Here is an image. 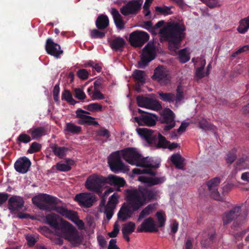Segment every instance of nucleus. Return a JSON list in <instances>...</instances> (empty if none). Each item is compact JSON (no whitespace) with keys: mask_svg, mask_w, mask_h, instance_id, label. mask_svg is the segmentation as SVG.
Returning <instances> with one entry per match:
<instances>
[{"mask_svg":"<svg viewBox=\"0 0 249 249\" xmlns=\"http://www.w3.org/2000/svg\"><path fill=\"white\" fill-rule=\"evenodd\" d=\"M121 158L132 165L144 167H157L152 164L148 158H142L141 155L137 152L134 148H129L120 152L117 151L109 156L108 163L113 172L129 170L128 168L123 163L121 160Z\"/></svg>","mask_w":249,"mask_h":249,"instance_id":"f257e3e1","label":"nucleus"},{"mask_svg":"<svg viewBox=\"0 0 249 249\" xmlns=\"http://www.w3.org/2000/svg\"><path fill=\"white\" fill-rule=\"evenodd\" d=\"M185 30L184 25L177 23H169L160 30L159 34L165 40L169 41V48L175 50L178 48V44L182 39V33Z\"/></svg>","mask_w":249,"mask_h":249,"instance_id":"f03ea898","label":"nucleus"},{"mask_svg":"<svg viewBox=\"0 0 249 249\" xmlns=\"http://www.w3.org/2000/svg\"><path fill=\"white\" fill-rule=\"evenodd\" d=\"M124 194L125 202L123 203L118 213V219L122 221L131 217L134 212L141 208L128 189L124 190Z\"/></svg>","mask_w":249,"mask_h":249,"instance_id":"7ed1b4c3","label":"nucleus"},{"mask_svg":"<svg viewBox=\"0 0 249 249\" xmlns=\"http://www.w3.org/2000/svg\"><path fill=\"white\" fill-rule=\"evenodd\" d=\"M128 190L141 208L150 201L157 199L159 197V191L155 189H128Z\"/></svg>","mask_w":249,"mask_h":249,"instance_id":"20e7f679","label":"nucleus"},{"mask_svg":"<svg viewBox=\"0 0 249 249\" xmlns=\"http://www.w3.org/2000/svg\"><path fill=\"white\" fill-rule=\"evenodd\" d=\"M32 201L39 209L51 211L53 205L58 204L60 201L55 197L43 194L33 197Z\"/></svg>","mask_w":249,"mask_h":249,"instance_id":"39448f33","label":"nucleus"},{"mask_svg":"<svg viewBox=\"0 0 249 249\" xmlns=\"http://www.w3.org/2000/svg\"><path fill=\"white\" fill-rule=\"evenodd\" d=\"M57 236L64 238L73 246H77L82 242V238L78 231L69 222L66 223L65 227L61 229Z\"/></svg>","mask_w":249,"mask_h":249,"instance_id":"423d86ee","label":"nucleus"},{"mask_svg":"<svg viewBox=\"0 0 249 249\" xmlns=\"http://www.w3.org/2000/svg\"><path fill=\"white\" fill-rule=\"evenodd\" d=\"M85 186L88 190L101 195L103 189L107 187L105 185V177L96 174L92 175L87 178Z\"/></svg>","mask_w":249,"mask_h":249,"instance_id":"0eeeda50","label":"nucleus"},{"mask_svg":"<svg viewBox=\"0 0 249 249\" xmlns=\"http://www.w3.org/2000/svg\"><path fill=\"white\" fill-rule=\"evenodd\" d=\"M156 56L155 47L152 43H148L143 48L141 60L138 63L140 68H144L147 64L154 59Z\"/></svg>","mask_w":249,"mask_h":249,"instance_id":"6e6552de","label":"nucleus"},{"mask_svg":"<svg viewBox=\"0 0 249 249\" xmlns=\"http://www.w3.org/2000/svg\"><path fill=\"white\" fill-rule=\"evenodd\" d=\"M156 56L155 47L152 43H148L143 48L141 60L138 63L140 68H144L147 64L154 59Z\"/></svg>","mask_w":249,"mask_h":249,"instance_id":"1a4fd4ad","label":"nucleus"},{"mask_svg":"<svg viewBox=\"0 0 249 249\" xmlns=\"http://www.w3.org/2000/svg\"><path fill=\"white\" fill-rule=\"evenodd\" d=\"M247 213L246 210L243 211L240 206H235L229 211L224 213L223 215V221L224 225H228L231 221L235 220L240 216L245 217Z\"/></svg>","mask_w":249,"mask_h":249,"instance_id":"9d476101","label":"nucleus"},{"mask_svg":"<svg viewBox=\"0 0 249 249\" xmlns=\"http://www.w3.org/2000/svg\"><path fill=\"white\" fill-rule=\"evenodd\" d=\"M140 113H143L140 117H135L134 120L140 125H146L148 126H154L156 124L158 117L154 114L146 112L141 109H138Z\"/></svg>","mask_w":249,"mask_h":249,"instance_id":"9b49d317","label":"nucleus"},{"mask_svg":"<svg viewBox=\"0 0 249 249\" xmlns=\"http://www.w3.org/2000/svg\"><path fill=\"white\" fill-rule=\"evenodd\" d=\"M142 3V0H131L122 6L120 12L124 16L129 14L136 15L141 10Z\"/></svg>","mask_w":249,"mask_h":249,"instance_id":"f8f14e48","label":"nucleus"},{"mask_svg":"<svg viewBox=\"0 0 249 249\" xmlns=\"http://www.w3.org/2000/svg\"><path fill=\"white\" fill-rule=\"evenodd\" d=\"M149 39V36L146 32L136 31L130 34L129 42L134 47L142 46Z\"/></svg>","mask_w":249,"mask_h":249,"instance_id":"ddd939ff","label":"nucleus"},{"mask_svg":"<svg viewBox=\"0 0 249 249\" xmlns=\"http://www.w3.org/2000/svg\"><path fill=\"white\" fill-rule=\"evenodd\" d=\"M46 220L47 223L53 228V232L55 235L58 234V232H60L61 228L65 227L66 223H68L67 221H64L62 224L59 223L61 220L60 216L54 213L47 215Z\"/></svg>","mask_w":249,"mask_h":249,"instance_id":"4468645a","label":"nucleus"},{"mask_svg":"<svg viewBox=\"0 0 249 249\" xmlns=\"http://www.w3.org/2000/svg\"><path fill=\"white\" fill-rule=\"evenodd\" d=\"M75 200L81 206L89 208L96 201V197L95 195L89 193H80L75 196Z\"/></svg>","mask_w":249,"mask_h":249,"instance_id":"2eb2a0df","label":"nucleus"},{"mask_svg":"<svg viewBox=\"0 0 249 249\" xmlns=\"http://www.w3.org/2000/svg\"><path fill=\"white\" fill-rule=\"evenodd\" d=\"M175 115L170 109H164L161 114V122L165 124L164 127L165 131H168L175 126Z\"/></svg>","mask_w":249,"mask_h":249,"instance_id":"dca6fc26","label":"nucleus"},{"mask_svg":"<svg viewBox=\"0 0 249 249\" xmlns=\"http://www.w3.org/2000/svg\"><path fill=\"white\" fill-rule=\"evenodd\" d=\"M136 131L139 135L148 143L155 144L157 142L158 133L146 128H137Z\"/></svg>","mask_w":249,"mask_h":249,"instance_id":"f3484780","label":"nucleus"},{"mask_svg":"<svg viewBox=\"0 0 249 249\" xmlns=\"http://www.w3.org/2000/svg\"><path fill=\"white\" fill-rule=\"evenodd\" d=\"M119 195L117 193H114L108 199L107 204L104 207V213L108 220L112 216L114 211L119 202Z\"/></svg>","mask_w":249,"mask_h":249,"instance_id":"a211bd4d","label":"nucleus"},{"mask_svg":"<svg viewBox=\"0 0 249 249\" xmlns=\"http://www.w3.org/2000/svg\"><path fill=\"white\" fill-rule=\"evenodd\" d=\"M137 101L139 107H145L152 110H158L161 107L159 102L149 98L139 96L137 98Z\"/></svg>","mask_w":249,"mask_h":249,"instance_id":"6ab92c4d","label":"nucleus"},{"mask_svg":"<svg viewBox=\"0 0 249 249\" xmlns=\"http://www.w3.org/2000/svg\"><path fill=\"white\" fill-rule=\"evenodd\" d=\"M220 182V178L218 177L214 178L207 183L208 190L211 196L214 199L220 200L221 197L218 191L217 187Z\"/></svg>","mask_w":249,"mask_h":249,"instance_id":"aec40b11","label":"nucleus"},{"mask_svg":"<svg viewBox=\"0 0 249 249\" xmlns=\"http://www.w3.org/2000/svg\"><path fill=\"white\" fill-rule=\"evenodd\" d=\"M158 226L153 218L148 217L145 219L141 225L138 227V232H157Z\"/></svg>","mask_w":249,"mask_h":249,"instance_id":"412c9836","label":"nucleus"},{"mask_svg":"<svg viewBox=\"0 0 249 249\" xmlns=\"http://www.w3.org/2000/svg\"><path fill=\"white\" fill-rule=\"evenodd\" d=\"M152 77L161 85H166L170 80V76L162 67H158L155 69Z\"/></svg>","mask_w":249,"mask_h":249,"instance_id":"4be33fe9","label":"nucleus"},{"mask_svg":"<svg viewBox=\"0 0 249 249\" xmlns=\"http://www.w3.org/2000/svg\"><path fill=\"white\" fill-rule=\"evenodd\" d=\"M45 49L49 54L56 57L63 53V51L60 49V46L53 42L50 38L48 39L46 41Z\"/></svg>","mask_w":249,"mask_h":249,"instance_id":"5701e85b","label":"nucleus"},{"mask_svg":"<svg viewBox=\"0 0 249 249\" xmlns=\"http://www.w3.org/2000/svg\"><path fill=\"white\" fill-rule=\"evenodd\" d=\"M76 117L79 118V123L80 124H84L88 123L89 124H92L94 125H97L98 123L96 121H94L95 118L88 115L89 114V112L84 111L82 109H78L76 112Z\"/></svg>","mask_w":249,"mask_h":249,"instance_id":"b1692460","label":"nucleus"},{"mask_svg":"<svg viewBox=\"0 0 249 249\" xmlns=\"http://www.w3.org/2000/svg\"><path fill=\"white\" fill-rule=\"evenodd\" d=\"M9 209L13 212L22 210L24 207V201L22 197L13 196L9 200Z\"/></svg>","mask_w":249,"mask_h":249,"instance_id":"393cba45","label":"nucleus"},{"mask_svg":"<svg viewBox=\"0 0 249 249\" xmlns=\"http://www.w3.org/2000/svg\"><path fill=\"white\" fill-rule=\"evenodd\" d=\"M30 166L31 162L26 157L19 159L15 164V168L16 171L21 173H26Z\"/></svg>","mask_w":249,"mask_h":249,"instance_id":"a878e982","label":"nucleus"},{"mask_svg":"<svg viewBox=\"0 0 249 249\" xmlns=\"http://www.w3.org/2000/svg\"><path fill=\"white\" fill-rule=\"evenodd\" d=\"M105 182L112 186L123 187L124 185L125 181L122 178L113 175H109L105 177Z\"/></svg>","mask_w":249,"mask_h":249,"instance_id":"bb28decb","label":"nucleus"},{"mask_svg":"<svg viewBox=\"0 0 249 249\" xmlns=\"http://www.w3.org/2000/svg\"><path fill=\"white\" fill-rule=\"evenodd\" d=\"M57 205H53L51 211H54L62 216L70 219L74 211L68 210L65 207L59 206Z\"/></svg>","mask_w":249,"mask_h":249,"instance_id":"cd10ccee","label":"nucleus"},{"mask_svg":"<svg viewBox=\"0 0 249 249\" xmlns=\"http://www.w3.org/2000/svg\"><path fill=\"white\" fill-rule=\"evenodd\" d=\"M139 180L141 182L147 184L148 186H153L163 182L165 178H149L141 176L139 177Z\"/></svg>","mask_w":249,"mask_h":249,"instance_id":"c85d7f7f","label":"nucleus"},{"mask_svg":"<svg viewBox=\"0 0 249 249\" xmlns=\"http://www.w3.org/2000/svg\"><path fill=\"white\" fill-rule=\"evenodd\" d=\"M155 209V205L151 204L143 209L138 216L137 221L140 222L144 217L150 215Z\"/></svg>","mask_w":249,"mask_h":249,"instance_id":"c756f323","label":"nucleus"},{"mask_svg":"<svg viewBox=\"0 0 249 249\" xmlns=\"http://www.w3.org/2000/svg\"><path fill=\"white\" fill-rule=\"evenodd\" d=\"M46 129L43 127L32 128L29 131L33 139H38L46 134Z\"/></svg>","mask_w":249,"mask_h":249,"instance_id":"7c9ffc66","label":"nucleus"},{"mask_svg":"<svg viewBox=\"0 0 249 249\" xmlns=\"http://www.w3.org/2000/svg\"><path fill=\"white\" fill-rule=\"evenodd\" d=\"M171 160L175 165L176 167L178 169H183V162L184 159L178 154H175L171 157Z\"/></svg>","mask_w":249,"mask_h":249,"instance_id":"2f4dec72","label":"nucleus"},{"mask_svg":"<svg viewBox=\"0 0 249 249\" xmlns=\"http://www.w3.org/2000/svg\"><path fill=\"white\" fill-rule=\"evenodd\" d=\"M74 161L71 159L66 160V163H58L56 164L57 169L61 171H68L71 168V166L74 164Z\"/></svg>","mask_w":249,"mask_h":249,"instance_id":"473e14b6","label":"nucleus"},{"mask_svg":"<svg viewBox=\"0 0 249 249\" xmlns=\"http://www.w3.org/2000/svg\"><path fill=\"white\" fill-rule=\"evenodd\" d=\"M125 44L124 40L121 37L114 38L110 44L112 49L115 50H122Z\"/></svg>","mask_w":249,"mask_h":249,"instance_id":"72a5a7b5","label":"nucleus"},{"mask_svg":"<svg viewBox=\"0 0 249 249\" xmlns=\"http://www.w3.org/2000/svg\"><path fill=\"white\" fill-rule=\"evenodd\" d=\"M52 148L54 154L59 158H62L69 151L67 147H59L57 145L52 146Z\"/></svg>","mask_w":249,"mask_h":249,"instance_id":"f704fd0d","label":"nucleus"},{"mask_svg":"<svg viewBox=\"0 0 249 249\" xmlns=\"http://www.w3.org/2000/svg\"><path fill=\"white\" fill-rule=\"evenodd\" d=\"M200 66L197 68L196 70V75L197 78L201 79L206 76L209 75L208 72L205 73L203 71L204 67L206 64V62L205 59L203 58H201L200 60Z\"/></svg>","mask_w":249,"mask_h":249,"instance_id":"c9c22d12","label":"nucleus"},{"mask_svg":"<svg viewBox=\"0 0 249 249\" xmlns=\"http://www.w3.org/2000/svg\"><path fill=\"white\" fill-rule=\"evenodd\" d=\"M135 79L141 84H143L145 81V73L144 71L136 70L133 74Z\"/></svg>","mask_w":249,"mask_h":249,"instance_id":"e433bc0d","label":"nucleus"},{"mask_svg":"<svg viewBox=\"0 0 249 249\" xmlns=\"http://www.w3.org/2000/svg\"><path fill=\"white\" fill-rule=\"evenodd\" d=\"M249 28V17L242 19L237 28V31L241 34H244Z\"/></svg>","mask_w":249,"mask_h":249,"instance_id":"4c0bfd02","label":"nucleus"},{"mask_svg":"<svg viewBox=\"0 0 249 249\" xmlns=\"http://www.w3.org/2000/svg\"><path fill=\"white\" fill-rule=\"evenodd\" d=\"M172 9H174L172 6L168 7L164 5L162 7L156 6L155 7L156 12L165 16L173 14V12L172 11Z\"/></svg>","mask_w":249,"mask_h":249,"instance_id":"58836bf2","label":"nucleus"},{"mask_svg":"<svg viewBox=\"0 0 249 249\" xmlns=\"http://www.w3.org/2000/svg\"><path fill=\"white\" fill-rule=\"evenodd\" d=\"M199 127L205 130H213L215 128V126L209 123L205 119H202L198 121Z\"/></svg>","mask_w":249,"mask_h":249,"instance_id":"ea45409f","label":"nucleus"},{"mask_svg":"<svg viewBox=\"0 0 249 249\" xmlns=\"http://www.w3.org/2000/svg\"><path fill=\"white\" fill-rule=\"evenodd\" d=\"M96 24L97 27L99 29L106 28L108 24L107 17H98L96 20Z\"/></svg>","mask_w":249,"mask_h":249,"instance_id":"a19ab883","label":"nucleus"},{"mask_svg":"<svg viewBox=\"0 0 249 249\" xmlns=\"http://www.w3.org/2000/svg\"><path fill=\"white\" fill-rule=\"evenodd\" d=\"M65 130L73 134L79 133L81 131V128L72 123H67Z\"/></svg>","mask_w":249,"mask_h":249,"instance_id":"79ce46f5","label":"nucleus"},{"mask_svg":"<svg viewBox=\"0 0 249 249\" xmlns=\"http://www.w3.org/2000/svg\"><path fill=\"white\" fill-rule=\"evenodd\" d=\"M156 215L157 216V219L158 222V227H162L165 225V222L166 221V215L164 212L161 211L158 212Z\"/></svg>","mask_w":249,"mask_h":249,"instance_id":"37998d69","label":"nucleus"},{"mask_svg":"<svg viewBox=\"0 0 249 249\" xmlns=\"http://www.w3.org/2000/svg\"><path fill=\"white\" fill-rule=\"evenodd\" d=\"M135 228V224L132 222H129L124 224L122 228L123 233L131 234L132 233Z\"/></svg>","mask_w":249,"mask_h":249,"instance_id":"c03bdc74","label":"nucleus"},{"mask_svg":"<svg viewBox=\"0 0 249 249\" xmlns=\"http://www.w3.org/2000/svg\"><path fill=\"white\" fill-rule=\"evenodd\" d=\"M159 95L164 101L172 102L175 100V95L171 93L159 92Z\"/></svg>","mask_w":249,"mask_h":249,"instance_id":"a18cd8bd","label":"nucleus"},{"mask_svg":"<svg viewBox=\"0 0 249 249\" xmlns=\"http://www.w3.org/2000/svg\"><path fill=\"white\" fill-rule=\"evenodd\" d=\"M178 55L179 60L181 63H185L190 59L189 53L186 49L180 50Z\"/></svg>","mask_w":249,"mask_h":249,"instance_id":"49530a36","label":"nucleus"},{"mask_svg":"<svg viewBox=\"0 0 249 249\" xmlns=\"http://www.w3.org/2000/svg\"><path fill=\"white\" fill-rule=\"evenodd\" d=\"M69 219L75 223L79 228H84V223L82 220L79 219L76 212H74Z\"/></svg>","mask_w":249,"mask_h":249,"instance_id":"de8ad7c7","label":"nucleus"},{"mask_svg":"<svg viewBox=\"0 0 249 249\" xmlns=\"http://www.w3.org/2000/svg\"><path fill=\"white\" fill-rule=\"evenodd\" d=\"M62 99H64L71 105H74L76 102L72 98L70 92L68 90H65L62 95Z\"/></svg>","mask_w":249,"mask_h":249,"instance_id":"09e8293b","label":"nucleus"},{"mask_svg":"<svg viewBox=\"0 0 249 249\" xmlns=\"http://www.w3.org/2000/svg\"><path fill=\"white\" fill-rule=\"evenodd\" d=\"M158 146L160 147L166 148L168 146V142L165 138L162 136L160 133H158Z\"/></svg>","mask_w":249,"mask_h":249,"instance_id":"8fccbe9b","label":"nucleus"},{"mask_svg":"<svg viewBox=\"0 0 249 249\" xmlns=\"http://www.w3.org/2000/svg\"><path fill=\"white\" fill-rule=\"evenodd\" d=\"M113 18L117 28L120 29H122L124 28L126 21L123 19L122 17H113Z\"/></svg>","mask_w":249,"mask_h":249,"instance_id":"3c124183","label":"nucleus"},{"mask_svg":"<svg viewBox=\"0 0 249 249\" xmlns=\"http://www.w3.org/2000/svg\"><path fill=\"white\" fill-rule=\"evenodd\" d=\"M184 98L183 89L178 86L177 89V94L175 96V100L176 103H178Z\"/></svg>","mask_w":249,"mask_h":249,"instance_id":"603ef678","label":"nucleus"},{"mask_svg":"<svg viewBox=\"0 0 249 249\" xmlns=\"http://www.w3.org/2000/svg\"><path fill=\"white\" fill-rule=\"evenodd\" d=\"M87 109L90 111H102V106L98 103H93L89 105Z\"/></svg>","mask_w":249,"mask_h":249,"instance_id":"864d4df0","label":"nucleus"},{"mask_svg":"<svg viewBox=\"0 0 249 249\" xmlns=\"http://www.w3.org/2000/svg\"><path fill=\"white\" fill-rule=\"evenodd\" d=\"M91 97L92 100H101L105 98L104 95L100 92V90L97 88H95V89H93Z\"/></svg>","mask_w":249,"mask_h":249,"instance_id":"5fc2aeb1","label":"nucleus"},{"mask_svg":"<svg viewBox=\"0 0 249 249\" xmlns=\"http://www.w3.org/2000/svg\"><path fill=\"white\" fill-rule=\"evenodd\" d=\"M97 136L105 137L108 139L110 137V132L109 131L103 127H101L96 132Z\"/></svg>","mask_w":249,"mask_h":249,"instance_id":"6e6d98bb","label":"nucleus"},{"mask_svg":"<svg viewBox=\"0 0 249 249\" xmlns=\"http://www.w3.org/2000/svg\"><path fill=\"white\" fill-rule=\"evenodd\" d=\"M153 0H145L143 6V12L144 16H150V11L149 7Z\"/></svg>","mask_w":249,"mask_h":249,"instance_id":"4d7b16f0","label":"nucleus"},{"mask_svg":"<svg viewBox=\"0 0 249 249\" xmlns=\"http://www.w3.org/2000/svg\"><path fill=\"white\" fill-rule=\"evenodd\" d=\"M210 8H214L219 6V0H200Z\"/></svg>","mask_w":249,"mask_h":249,"instance_id":"13d9d810","label":"nucleus"},{"mask_svg":"<svg viewBox=\"0 0 249 249\" xmlns=\"http://www.w3.org/2000/svg\"><path fill=\"white\" fill-rule=\"evenodd\" d=\"M41 148V144L36 142H34L31 144L30 148L28 149V152L29 153H33L38 151Z\"/></svg>","mask_w":249,"mask_h":249,"instance_id":"bf43d9fd","label":"nucleus"},{"mask_svg":"<svg viewBox=\"0 0 249 249\" xmlns=\"http://www.w3.org/2000/svg\"><path fill=\"white\" fill-rule=\"evenodd\" d=\"M75 96L80 100H84L86 98V95L83 90L80 89H74Z\"/></svg>","mask_w":249,"mask_h":249,"instance_id":"052dcab7","label":"nucleus"},{"mask_svg":"<svg viewBox=\"0 0 249 249\" xmlns=\"http://www.w3.org/2000/svg\"><path fill=\"white\" fill-rule=\"evenodd\" d=\"M133 173L135 174H142L144 173L149 174L152 175H155V173L153 171H150L149 169H140L135 168L133 170Z\"/></svg>","mask_w":249,"mask_h":249,"instance_id":"680f3d73","label":"nucleus"},{"mask_svg":"<svg viewBox=\"0 0 249 249\" xmlns=\"http://www.w3.org/2000/svg\"><path fill=\"white\" fill-rule=\"evenodd\" d=\"M119 226L117 223H115L114 225L113 231H112L110 232H109L108 233V235L110 237H115L117 235V234L119 232Z\"/></svg>","mask_w":249,"mask_h":249,"instance_id":"e2e57ef3","label":"nucleus"},{"mask_svg":"<svg viewBox=\"0 0 249 249\" xmlns=\"http://www.w3.org/2000/svg\"><path fill=\"white\" fill-rule=\"evenodd\" d=\"M78 76L82 79H86L88 78L89 73L85 69H81L77 72Z\"/></svg>","mask_w":249,"mask_h":249,"instance_id":"0e129e2a","label":"nucleus"},{"mask_svg":"<svg viewBox=\"0 0 249 249\" xmlns=\"http://www.w3.org/2000/svg\"><path fill=\"white\" fill-rule=\"evenodd\" d=\"M91 36L93 38H102L105 36V33L100 32L96 29H94L91 31Z\"/></svg>","mask_w":249,"mask_h":249,"instance_id":"69168bd1","label":"nucleus"},{"mask_svg":"<svg viewBox=\"0 0 249 249\" xmlns=\"http://www.w3.org/2000/svg\"><path fill=\"white\" fill-rule=\"evenodd\" d=\"M236 158V156L234 153L230 152L227 154L226 160L227 163L231 164L234 162Z\"/></svg>","mask_w":249,"mask_h":249,"instance_id":"338daca9","label":"nucleus"},{"mask_svg":"<svg viewBox=\"0 0 249 249\" xmlns=\"http://www.w3.org/2000/svg\"><path fill=\"white\" fill-rule=\"evenodd\" d=\"M18 140L25 143H27L31 141V138L27 134H22L19 136Z\"/></svg>","mask_w":249,"mask_h":249,"instance_id":"774afa93","label":"nucleus"}]
</instances>
